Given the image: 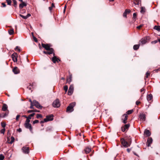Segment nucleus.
<instances>
[{"label": "nucleus", "instance_id": "obj_5", "mask_svg": "<svg viewBox=\"0 0 160 160\" xmlns=\"http://www.w3.org/2000/svg\"><path fill=\"white\" fill-rule=\"evenodd\" d=\"M74 86L73 85H71L69 88L68 94L69 95H71L73 93Z\"/></svg>", "mask_w": 160, "mask_h": 160}, {"label": "nucleus", "instance_id": "obj_12", "mask_svg": "<svg viewBox=\"0 0 160 160\" xmlns=\"http://www.w3.org/2000/svg\"><path fill=\"white\" fill-rule=\"evenodd\" d=\"M139 117L141 120L143 121H145L146 120V115L145 114L142 113L140 114L139 116Z\"/></svg>", "mask_w": 160, "mask_h": 160}, {"label": "nucleus", "instance_id": "obj_3", "mask_svg": "<svg viewBox=\"0 0 160 160\" xmlns=\"http://www.w3.org/2000/svg\"><path fill=\"white\" fill-rule=\"evenodd\" d=\"M150 38L149 37H145L142 38L139 41L142 45H143L146 43L148 41L150 40Z\"/></svg>", "mask_w": 160, "mask_h": 160}, {"label": "nucleus", "instance_id": "obj_19", "mask_svg": "<svg viewBox=\"0 0 160 160\" xmlns=\"http://www.w3.org/2000/svg\"><path fill=\"white\" fill-rule=\"evenodd\" d=\"M144 133L145 135L148 137L150 136L151 134V132L148 130H145Z\"/></svg>", "mask_w": 160, "mask_h": 160}, {"label": "nucleus", "instance_id": "obj_35", "mask_svg": "<svg viewBox=\"0 0 160 160\" xmlns=\"http://www.w3.org/2000/svg\"><path fill=\"white\" fill-rule=\"evenodd\" d=\"M68 86L67 85L63 87V89L65 92V93L67 92L68 90Z\"/></svg>", "mask_w": 160, "mask_h": 160}, {"label": "nucleus", "instance_id": "obj_50", "mask_svg": "<svg viewBox=\"0 0 160 160\" xmlns=\"http://www.w3.org/2000/svg\"><path fill=\"white\" fill-rule=\"evenodd\" d=\"M35 113H32L28 117H29L31 118V117L35 115Z\"/></svg>", "mask_w": 160, "mask_h": 160}, {"label": "nucleus", "instance_id": "obj_26", "mask_svg": "<svg viewBox=\"0 0 160 160\" xmlns=\"http://www.w3.org/2000/svg\"><path fill=\"white\" fill-rule=\"evenodd\" d=\"M124 138L125 139L126 141H128V142H129L130 143H131V138L130 137V136L126 137Z\"/></svg>", "mask_w": 160, "mask_h": 160}, {"label": "nucleus", "instance_id": "obj_57", "mask_svg": "<svg viewBox=\"0 0 160 160\" xmlns=\"http://www.w3.org/2000/svg\"><path fill=\"white\" fill-rule=\"evenodd\" d=\"M140 103V102L138 101H137L136 102V104L138 105Z\"/></svg>", "mask_w": 160, "mask_h": 160}, {"label": "nucleus", "instance_id": "obj_42", "mask_svg": "<svg viewBox=\"0 0 160 160\" xmlns=\"http://www.w3.org/2000/svg\"><path fill=\"white\" fill-rule=\"evenodd\" d=\"M126 129L125 128L124 126L121 127V130L123 132H124Z\"/></svg>", "mask_w": 160, "mask_h": 160}, {"label": "nucleus", "instance_id": "obj_31", "mask_svg": "<svg viewBox=\"0 0 160 160\" xmlns=\"http://www.w3.org/2000/svg\"><path fill=\"white\" fill-rule=\"evenodd\" d=\"M14 6L16 8L17 7V2L16 0H12Z\"/></svg>", "mask_w": 160, "mask_h": 160}, {"label": "nucleus", "instance_id": "obj_60", "mask_svg": "<svg viewBox=\"0 0 160 160\" xmlns=\"http://www.w3.org/2000/svg\"><path fill=\"white\" fill-rule=\"evenodd\" d=\"M31 14L30 13L28 14L26 16L27 17V19L28 18V17L31 16Z\"/></svg>", "mask_w": 160, "mask_h": 160}, {"label": "nucleus", "instance_id": "obj_14", "mask_svg": "<svg viewBox=\"0 0 160 160\" xmlns=\"http://www.w3.org/2000/svg\"><path fill=\"white\" fill-rule=\"evenodd\" d=\"M12 71L15 74H18L20 73V70L17 67L14 68Z\"/></svg>", "mask_w": 160, "mask_h": 160}, {"label": "nucleus", "instance_id": "obj_24", "mask_svg": "<svg viewBox=\"0 0 160 160\" xmlns=\"http://www.w3.org/2000/svg\"><path fill=\"white\" fill-rule=\"evenodd\" d=\"M72 75L71 74H69V77L67 79V82L70 83L72 81Z\"/></svg>", "mask_w": 160, "mask_h": 160}, {"label": "nucleus", "instance_id": "obj_29", "mask_svg": "<svg viewBox=\"0 0 160 160\" xmlns=\"http://www.w3.org/2000/svg\"><path fill=\"white\" fill-rule=\"evenodd\" d=\"M27 118V119L25 121V124H28L30 123L29 122H30V119H31V118H30L29 117H28Z\"/></svg>", "mask_w": 160, "mask_h": 160}, {"label": "nucleus", "instance_id": "obj_13", "mask_svg": "<svg viewBox=\"0 0 160 160\" xmlns=\"http://www.w3.org/2000/svg\"><path fill=\"white\" fill-rule=\"evenodd\" d=\"M23 152L26 154L28 153L29 152V148L27 147L24 146L22 148Z\"/></svg>", "mask_w": 160, "mask_h": 160}, {"label": "nucleus", "instance_id": "obj_27", "mask_svg": "<svg viewBox=\"0 0 160 160\" xmlns=\"http://www.w3.org/2000/svg\"><path fill=\"white\" fill-rule=\"evenodd\" d=\"M146 11V9L145 8L143 7H141V8L140 12L142 13H144Z\"/></svg>", "mask_w": 160, "mask_h": 160}, {"label": "nucleus", "instance_id": "obj_15", "mask_svg": "<svg viewBox=\"0 0 160 160\" xmlns=\"http://www.w3.org/2000/svg\"><path fill=\"white\" fill-rule=\"evenodd\" d=\"M152 139L151 138H148L147 141V144L148 147H149L151 145V144L152 143Z\"/></svg>", "mask_w": 160, "mask_h": 160}, {"label": "nucleus", "instance_id": "obj_62", "mask_svg": "<svg viewBox=\"0 0 160 160\" xmlns=\"http://www.w3.org/2000/svg\"><path fill=\"white\" fill-rule=\"evenodd\" d=\"M17 131L19 132H20L22 131V129L21 128H19L18 129Z\"/></svg>", "mask_w": 160, "mask_h": 160}, {"label": "nucleus", "instance_id": "obj_6", "mask_svg": "<svg viewBox=\"0 0 160 160\" xmlns=\"http://www.w3.org/2000/svg\"><path fill=\"white\" fill-rule=\"evenodd\" d=\"M24 126L27 129H29L30 132L32 133H33V132L32 130V128L31 126V125L30 123L24 124Z\"/></svg>", "mask_w": 160, "mask_h": 160}, {"label": "nucleus", "instance_id": "obj_51", "mask_svg": "<svg viewBox=\"0 0 160 160\" xmlns=\"http://www.w3.org/2000/svg\"><path fill=\"white\" fill-rule=\"evenodd\" d=\"M20 115H18L16 116V120L17 121H18V118L20 117Z\"/></svg>", "mask_w": 160, "mask_h": 160}, {"label": "nucleus", "instance_id": "obj_56", "mask_svg": "<svg viewBox=\"0 0 160 160\" xmlns=\"http://www.w3.org/2000/svg\"><path fill=\"white\" fill-rule=\"evenodd\" d=\"M136 16H137V14H136V13H134L133 14V18H136Z\"/></svg>", "mask_w": 160, "mask_h": 160}, {"label": "nucleus", "instance_id": "obj_54", "mask_svg": "<svg viewBox=\"0 0 160 160\" xmlns=\"http://www.w3.org/2000/svg\"><path fill=\"white\" fill-rule=\"evenodd\" d=\"M51 131V129L50 128H47L46 130L47 132L50 131Z\"/></svg>", "mask_w": 160, "mask_h": 160}, {"label": "nucleus", "instance_id": "obj_61", "mask_svg": "<svg viewBox=\"0 0 160 160\" xmlns=\"http://www.w3.org/2000/svg\"><path fill=\"white\" fill-rule=\"evenodd\" d=\"M145 89L144 88H142L140 90V92H142L144 91Z\"/></svg>", "mask_w": 160, "mask_h": 160}, {"label": "nucleus", "instance_id": "obj_22", "mask_svg": "<svg viewBox=\"0 0 160 160\" xmlns=\"http://www.w3.org/2000/svg\"><path fill=\"white\" fill-rule=\"evenodd\" d=\"M27 6V4L24 2H22L21 3H20L19 5V7L20 9L26 6Z\"/></svg>", "mask_w": 160, "mask_h": 160}, {"label": "nucleus", "instance_id": "obj_8", "mask_svg": "<svg viewBox=\"0 0 160 160\" xmlns=\"http://www.w3.org/2000/svg\"><path fill=\"white\" fill-rule=\"evenodd\" d=\"M12 60L14 62H17L18 54L16 52H14L12 55Z\"/></svg>", "mask_w": 160, "mask_h": 160}, {"label": "nucleus", "instance_id": "obj_20", "mask_svg": "<svg viewBox=\"0 0 160 160\" xmlns=\"http://www.w3.org/2000/svg\"><path fill=\"white\" fill-rule=\"evenodd\" d=\"M123 116L124 117V118L123 119H122V122L124 123H126L127 122L128 115L127 114H124Z\"/></svg>", "mask_w": 160, "mask_h": 160}, {"label": "nucleus", "instance_id": "obj_1", "mask_svg": "<svg viewBox=\"0 0 160 160\" xmlns=\"http://www.w3.org/2000/svg\"><path fill=\"white\" fill-rule=\"evenodd\" d=\"M75 102H73L70 104L67 107L66 112H71L74 110L73 108L75 106Z\"/></svg>", "mask_w": 160, "mask_h": 160}, {"label": "nucleus", "instance_id": "obj_38", "mask_svg": "<svg viewBox=\"0 0 160 160\" xmlns=\"http://www.w3.org/2000/svg\"><path fill=\"white\" fill-rule=\"evenodd\" d=\"M36 118H42V116L41 114H37Z\"/></svg>", "mask_w": 160, "mask_h": 160}, {"label": "nucleus", "instance_id": "obj_52", "mask_svg": "<svg viewBox=\"0 0 160 160\" xmlns=\"http://www.w3.org/2000/svg\"><path fill=\"white\" fill-rule=\"evenodd\" d=\"M15 49L16 50H17L19 52L20 51V49L18 46L16 47Z\"/></svg>", "mask_w": 160, "mask_h": 160}, {"label": "nucleus", "instance_id": "obj_18", "mask_svg": "<svg viewBox=\"0 0 160 160\" xmlns=\"http://www.w3.org/2000/svg\"><path fill=\"white\" fill-rule=\"evenodd\" d=\"M91 151V148L88 147H87L84 150V152L86 154L89 153Z\"/></svg>", "mask_w": 160, "mask_h": 160}, {"label": "nucleus", "instance_id": "obj_64", "mask_svg": "<svg viewBox=\"0 0 160 160\" xmlns=\"http://www.w3.org/2000/svg\"><path fill=\"white\" fill-rule=\"evenodd\" d=\"M52 7H50L49 8V9L50 11H51L52 10Z\"/></svg>", "mask_w": 160, "mask_h": 160}, {"label": "nucleus", "instance_id": "obj_46", "mask_svg": "<svg viewBox=\"0 0 160 160\" xmlns=\"http://www.w3.org/2000/svg\"><path fill=\"white\" fill-rule=\"evenodd\" d=\"M46 119H44L43 120L41 121L40 123H42L45 122H47V121L46 120Z\"/></svg>", "mask_w": 160, "mask_h": 160}, {"label": "nucleus", "instance_id": "obj_21", "mask_svg": "<svg viewBox=\"0 0 160 160\" xmlns=\"http://www.w3.org/2000/svg\"><path fill=\"white\" fill-rule=\"evenodd\" d=\"M147 98L148 101H150L152 99V96L151 94H149L147 95Z\"/></svg>", "mask_w": 160, "mask_h": 160}, {"label": "nucleus", "instance_id": "obj_40", "mask_svg": "<svg viewBox=\"0 0 160 160\" xmlns=\"http://www.w3.org/2000/svg\"><path fill=\"white\" fill-rule=\"evenodd\" d=\"M124 126L126 129H128L130 127V124H125Z\"/></svg>", "mask_w": 160, "mask_h": 160}, {"label": "nucleus", "instance_id": "obj_63", "mask_svg": "<svg viewBox=\"0 0 160 160\" xmlns=\"http://www.w3.org/2000/svg\"><path fill=\"white\" fill-rule=\"evenodd\" d=\"M29 101L30 102L31 104L33 103V101H32L31 99H29Z\"/></svg>", "mask_w": 160, "mask_h": 160}, {"label": "nucleus", "instance_id": "obj_59", "mask_svg": "<svg viewBox=\"0 0 160 160\" xmlns=\"http://www.w3.org/2000/svg\"><path fill=\"white\" fill-rule=\"evenodd\" d=\"M31 87H32V86H31V85H30L29 86L27 87V88L29 90H31Z\"/></svg>", "mask_w": 160, "mask_h": 160}, {"label": "nucleus", "instance_id": "obj_36", "mask_svg": "<svg viewBox=\"0 0 160 160\" xmlns=\"http://www.w3.org/2000/svg\"><path fill=\"white\" fill-rule=\"evenodd\" d=\"M139 2V0H135L134 1V3L135 5H138Z\"/></svg>", "mask_w": 160, "mask_h": 160}, {"label": "nucleus", "instance_id": "obj_49", "mask_svg": "<svg viewBox=\"0 0 160 160\" xmlns=\"http://www.w3.org/2000/svg\"><path fill=\"white\" fill-rule=\"evenodd\" d=\"M158 42V41L157 40H155L154 41H152L151 42V43L152 44H155V43H157Z\"/></svg>", "mask_w": 160, "mask_h": 160}, {"label": "nucleus", "instance_id": "obj_28", "mask_svg": "<svg viewBox=\"0 0 160 160\" xmlns=\"http://www.w3.org/2000/svg\"><path fill=\"white\" fill-rule=\"evenodd\" d=\"M154 29H156L159 32H160V26H155Z\"/></svg>", "mask_w": 160, "mask_h": 160}, {"label": "nucleus", "instance_id": "obj_37", "mask_svg": "<svg viewBox=\"0 0 160 160\" xmlns=\"http://www.w3.org/2000/svg\"><path fill=\"white\" fill-rule=\"evenodd\" d=\"M150 73L148 72H147L146 73V76H145V79H146L147 78H148V77L150 75Z\"/></svg>", "mask_w": 160, "mask_h": 160}, {"label": "nucleus", "instance_id": "obj_7", "mask_svg": "<svg viewBox=\"0 0 160 160\" xmlns=\"http://www.w3.org/2000/svg\"><path fill=\"white\" fill-rule=\"evenodd\" d=\"M33 103L34 105L37 108L41 109L42 108V107L40 104L39 102L37 101L36 100H33Z\"/></svg>", "mask_w": 160, "mask_h": 160}, {"label": "nucleus", "instance_id": "obj_33", "mask_svg": "<svg viewBox=\"0 0 160 160\" xmlns=\"http://www.w3.org/2000/svg\"><path fill=\"white\" fill-rule=\"evenodd\" d=\"M133 112V110H128L126 112V114H131Z\"/></svg>", "mask_w": 160, "mask_h": 160}, {"label": "nucleus", "instance_id": "obj_9", "mask_svg": "<svg viewBox=\"0 0 160 160\" xmlns=\"http://www.w3.org/2000/svg\"><path fill=\"white\" fill-rule=\"evenodd\" d=\"M47 51H43V53L49 55L53 54V55H55V54L54 53V50L52 48H51L50 50H49Z\"/></svg>", "mask_w": 160, "mask_h": 160}, {"label": "nucleus", "instance_id": "obj_4", "mask_svg": "<svg viewBox=\"0 0 160 160\" xmlns=\"http://www.w3.org/2000/svg\"><path fill=\"white\" fill-rule=\"evenodd\" d=\"M52 105L54 108H58L60 107V104L58 99H56L53 102Z\"/></svg>", "mask_w": 160, "mask_h": 160}, {"label": "nucleus", "instance_id": "obj_10", "mask_svg": "<svg viewBox=\"0 0 160 160\" xmlns=\"http://www.w3.org/2000/svg\"><path fill=\"white\" fill-rule=\"evenodd\" d=\"M42 46L43 48H44L46 50H50V49L52 48L50 47V46L49 44H45L42 43Z\"/></svg>", "mask_w": 160, "mask_h": 160}, {"label": "nucleus", "instance_id": "obj_53", "mask_svg": "<svg viewBox=\"0 0 160 160\" xmlns=\"http://www.w3.org/2000/svg\"><path fill=\"white\" fill-rule=\"evenodd\" d=\"M34 104L33 103H32V104H31V106L30 107V108H31V109H33L34 108H33V106H34Z\"/></svg>", "mask_w": 160, "mask_h": 160}, {"label": "nucleus", "instance_id": "obj_32", "mask_svg": "<svg viewBox=\"0 0 160 160\" xmlns=\"http://www.w3.org/2000/svg\"><path fill=\"white\" fill-rule=\"evenodd\" d=\"M15 139L14 137L12 136L11 137V141L9 142V143L12 144L14 141Z\"/></svg>", "mask_w": 160, "mask_h": 160}, {"label": "nucleus", "instance_id": "obj_44", "mask_svg": "<svg viewBox=\"0 0 160 160\" xmlns=\"http://www.w3.org/2000/svg\"><path fill=\"white\" fill-rule=\"evenodd\" d=\"M39 122V121L38 120H36L33 121V124H35L36 123H37Z\"/></svg>", "mask_w": 160, "mask_h": 160}, {"label": "nucleus", "instance_id": "obj_45", "mask_svg": "<svg viewBox=\"0 0 160 160\" xmlns=\"http://www.w3.org/2000/svg\"><path fill=\"white\" fill-rule=\"evenodd\" d=\"M33 38L34 41L35 42H38V40H37V38L35 37L34 36H33Z\"/></svg>", "mask_w": 160, "mask_h": 160}, {"label": "nucleus", "instance_id": "obj_47", "mask_svg": "<svg viewBox=\"0 0 160 160\" xmlns=\"http://www.w3.org/2000/svg\"><path fill=\"white\" fill-rule=\"evenodd\" d=\"M19 16L24 19H27V17H26V16H23V15H22V14H20Z\"/></svg>", "mask_w": 160, "mask_h": 160}, {"label": "nucleus", "instance_id": "obj_39", "mask_svg": "<svg viewBox=\"0 0 160 160\" xmlns=\"http://www.w3.org/2000/svg\"><path fill=\"white\" fill-rule=\"evenodd\" d=\"M4 158V156L2 154H0V160H3Z\"/></svg>", "mask_w": 160, "mask_h": 160}, {"label": "nucleus", "instance_id": "obj_30", "mask_svg": "<svg viewBox=\"0 0 160 160\" xmlns=\"http://www.w3.org/2000/svg\"><path fill=\"white\" fill-rule=\"evenodd\" d=\"M14 32L13 29H11L8 31V33L10 35L13 34L14 33Z\"/></svg>", "mask_w": 160, "mask_h": 160}, {"label": "nucleus", "instance_id": "obj_2", "mask_svg": "<svg viewBox=\"0 0 160 160\" xmlns=\"http://www.w3.org/2000/svg\"><path fill=\"white\" fill-rule=\"evenodd\" d=\"M120 141L122 145L125 148H127L129 147L131 143L126 141L125 139L122 138L121 139Z\"/></svg>", "mask_w": 160, "mask_h": 160}, {"label": "nucleus", "instance_id": "obj_23", "mask_svg": "<svg viewBox=\"0 0 160 160\" xmlns=\"http://www.w3.org/2000/svg\"><path fill=\"white\" fill-rule=\"evenodd\" d=\"M140 46V44H136L133 46V49L134 50H137L138 49Z\"/></svg>", "mask_w": 160, "mask_h": 160}, {"label": "nucleus", "instance_id": "obj_55", "mask_svg": "<svg viewBox=\"0 0 160 160\" xmlns=\"http://www.w3.org/2000/svg\"><path fill=\"white\" fill-rule=\"evenodd\" d=\"M2 5L3 7H5L6 6V4L4 2H2Z\"/></svg>", "mask_w": 160, "mask_h": 160}, {"label": "nucleus", "instance_id": "obj_25", "mask_svg": "<svg viewBox=\"0 0 160 160\" xmlns=\"http://www.w3.org/2000/svg\"><path fill=\"white\" fill-rule=\"evenodd\" d=\"M7 108L8 107L7 105L5 104H4L3 105L2 110L4 111H5L7 110Z\"/></svg>", "mask_w": 160, "mask_h": 160}, {"label": "nucleus", "instance_id": "obj_34", "mask_svg": "<svg viewBox=\"0 0 160 160\" xmlns=\"http://www.w3.org/2000/svg\"><path fill=\"white\" fill-rule=\"evenodd\" d=\"M6 1L8 5H11L12 2V0H6Z\"/></svg>", "mask_w": 160, "mask_h": 160}, {"label": "nucleus", "instance_id": "obj_41", "mask_svg": "<svg viewBox=\"0 0 160 160\" xmlns=\"http://www.w3.org/2000/svg\"><path fill=\"white\" fill-rule=\"evenodd\" d=\"M1 124L2 127L3 128H4L6 126V123L3 122H2Z\"/></svg>", "mask_w": 160, "mask_h": 160}, {"label": "nucleus", "instance_id": "obj_11", "mask_svg": "<svg viewBox=\"0 0 160 160\" xmlns=\"http://www.w3.org/2000/svg\"><path fill=\"white\" fill-rule=\"evenodd\" d=\"M53 115L52 114H51L48 115H47L46 116V118H45L46 119V120L47 121V122L49 121H52L53 119Z\"/></svg>", "mask_w": 160, "mask_h": 160}, {"label": "nucleus", "instance_id": "obj_48", "mask_svg": "<svg viewBox=\"0 0 160 160\" xmlns=\"http://www.w3.org/2000/svg\"><path fill=\"white\" fill-rule=\"evenodd\" d=\"M5 128L2 129L1 131V133L4 134L5 132Z\"/></svg>", "mask_w": 160, "mask_h": 160}, {"label": "nucleus", "instance_id": "obj_16", "mask_svg": "<svg viewBox=\"0 0 160 160\" xmlns=\"http://www.w3.org/2000/svg\"><path fill=\"white\" fill-rule=\"evenodd\" d=\"M54 57L52 58V61L54 63H55L56 62H58L59 61H60V60L58 58H57L56 57L53 55Z\"/></svg>", "mask_w": 160, "mask_h": 160}, {"label": "nucleus", "instance_id": "obj_17", "mask_svg": "<svg viewBox=\"0 0 160 160\" xmlns=\"http://www.w3.org/2000/svg\"><path fill=\"white\" fill-rule=\"evenodd\" d=\"M131 12L129 9H126L123 14V17L127 18V15L128 14H129Z\"/></svg>", "mask_w": 160, "mask_h": 160}, {"label": "nucleus", "instance_id": "obj_43", "mask_svg": "<svg viewBox=\"0 0 160 160\" xmlns=\"http://www.w3.org/2000/svg\"><path fill=\"white\" fill-rule=\"evenodd\" d=\"M143 26V24H141L140 25L138 26L137 27V28L138 29H139L141 28V27H142V26Z\"/></svg>", "mask_w": 160, "mask_h": 160}, {"label": "nucleus", "instance_id": "obj_58", "mask_svg": "<svg viewBox=\"0 0 160 160\" xmlns=\"http://www.w3.org/2000/svg\"><path fill=\"white\" fill-rule=\"evenodd\" d=\"M33 111H34L33 110H28L27 112L28 113H29L33 112Z\"/></svg>", "mask_w": 160, "mask_h": 160}]
</instances>
